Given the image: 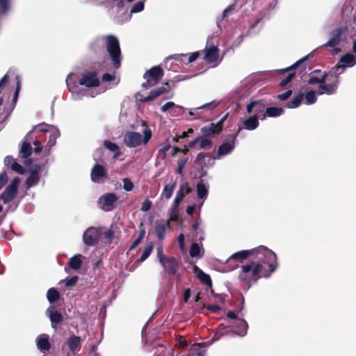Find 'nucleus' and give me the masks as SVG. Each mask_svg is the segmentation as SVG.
<instances>
[{
  "label": "nucleus",
  "mask_w": 356,
  "mask_h": 356,
  "mask_svg": "<svg viewBox=\"0 0 356 356\" xmlns=\"http://www.w3.org/2000/svg\"><path fill=\"white\" fill-rule=\"evenodd\" d=\"M171 148L170 141L167 139L161 145V147L158 150V156L162 159H164L166 156V152Z\"/></svg>",
  "instance_id": "37"
},
{
  "label": "nucleus",
  "mask_w": 356,
  "mask_h": 356,
  "mask_svg": "<svg viewBox=\"0 0 356 356\" xmlns=\"http://www.w3.org/2000/svg\"><path fill=\"white\" fill-rule=\"evenodd\" d=\"M218 106V103L215 101L211 102L209 103L204 104L199 107H197L195 108H193L191 110L188 112V114L190 115L189 118H187L188 120H191L193 119H197L200 118V116L196 113V111L200 109H209V110H213Z\"/></svg>",
  "instance_id": "22"
},
{
  "label": "nucleus",
  "mask_w": 356,
  "mask_h": 356,
  "mask_svg": "<svg viewBox=\"0 0 356 356\" xmlns=\"http://www.w3.org/2000/svg\"><path fill=\"white\" fill-rule=\"evenodd\" d=\"M259 249V247L250 250H242L233 254L228 259L227 261L232 260H242L246 259L250 255H254L256 257V251Z\"/></svg>",
  "instance_id": "23"
},
{
  "label": "nucleus",
  "mask_w": 356,
  "mask_h": 356,
  "mask_svg": "<svg viewBox=\"0 0 356 356\" xmlns=\"http://www.w3.org/2000/svg\"><path fill=\"white\" fill-rule=\"evenodd\" d=\"M340 63L341 65L335 66L332 70L336 72L337 74H341L343 72L345 68L353 67L356 63V56L350 53H348L340 58Z\"/></svg>",
  "instance_id": "14"
},
{
  "label": "nucleus",
  "mask_w": 356,
  "mask_h": 356,
  "mask_svg": "<svg viewBox=\"0 0 356 356\" xmlns=\"http://www.w3.org/2000/svg\"><path fill=\"white\" fill-rule=\"evenodd\" d=\"M164 272L170 275H176L179 267V261L174 257L166 256L159 261Z\"/></svg>",
  "instance_id": "11"
},
{
  "label": "nucleus",
  "mask_w": 356,
  "mask_h": 356,
  "mask_svg": "<svg viewBox=\"0 0 356 356\" xmlns=\"http://www.w3.org/2000/svg\"><path fill=\"white\" fill-rule=\"evenodd\" d=\"M104 147L106 149H109L111 152L115 153V158H116L120 154L119 146L114 143H112L109 140H105Z\"/></svg>",
  "instance_id": "40"
},
{
  "label": "nucleus",
  "mask_w": 356,
  "mask_h": 356,
  "mask_svg": "<svg viewBox=\"0 0 356 356\" xmlns=\"http://www.w3.org/2000/svg\"><path fill=\"white\" fill-rule=\"evenodd\" d=\"M195 269L197 270V276L198 279L203 284H205L206 285H207L209 286H211L212 282H211V280L210 277L209 276V275L206 274L202 270H201L200 269L197 268V267H195Z\"/></svg>",
  "instance_id": "36"
},
{
  "label": "nucleus",
  "mask_w": 356,
  "mask_h": 356,
  "mask_svg": "<svg viewBox=\"0 0 356 356\" xmlns=\"http://www.w3.org/2000/svg\"><path fill=\"white\" fill-rule=\"evenodd\" d=\"M201 130H202V132L205 136H210L212 134L219 133V131H218V129H217V127H216L214 123H211V124H209L208 126H205V127H202Z\"/></svg>",
  "instance_id": "42"
},
{
  "label": "nucleus",
  "mask_w": 356,
  "mask_h": 356,
  "mask_svg": "<svg viewBox=\"0 0 356 356\" xmlns=\"http://www.w3.org/2000/svg\"><path fill=\"white\" fill-rule=\"evenodd\" d=\"M78 277L76 276L66 279L65 280L66 286H72L76 283Z\"/></svg>",
  "instance_id": "57"
},
{
  "label": "nucleus",
  "mask_w": 356,
  "mask_h": 356,
  "mask_svg": "<svg viewBox=\"0 0 356 356\" xmlns=\"http://www.w3.org/2000/svg\"><path fill=\"white\" fill-rule=\"evenodd\" d=\"M67 343L70 351L76 353L81 348V339L80 337L72 335L67 339Z\"/></svg>",
  "instance_id": "24"
},
{
  "label": "nucleus",
  "mask_w": 356,
  "mask_h": 356,
  "mask_svg": "<svg viewBox=\"0 0 356 356\" xmlns=\"http://www.w3.org/2000/svg\"><path fill=\"white\" fill-rule=\"evenodd\" d=\"M323 81V76L321 78H318L316 76H311L308 80V83L311 85L318 83V86L321 84Z\"/></svg>",
  "instance_id": "54"
},
{
  "label": "nucleus",
  "mask_w": 356,
  "mask_h": 356,
  "mask_svg": "<svg viewBox=\"0 0 356 356\" xmlns=\"http://www.w3.org/2000/svg\"><path fill=\"white\" fill-rule=\"evenodd\" d=\"M339 83V75L331 70L329 73L323 76V81L318 86V93L331 95L337 92Z\"/></svg>",
  "instance_id": "6"
},
{
  "label": "nucleus",
  "mask_w": 356,
  "mask_h": 356,
  "mask_svg": "<svg viewBox=\"0 0 356 356\" xmlns=\"http://www.w3.org/2000/svg\"><path fill=\"white\" fill-rule=\"evenodd\" d=\"M198 149H209L212 146V141L207 138L206 136L197 137Z\"/></svg>",
  "instance_id": "34"
},
{
  "label": "nucleus",
  "mask_w": 356,
  "mask_h": 356,
  "mask_svg": "<svg viewBox=\"0 0 356 356\" xmlns=\"http://www.w3.org/2000/svg\"><path fill=\"white\" fill-rule=\"evenodd\" d=\"M157 258L159 261L163 259L166 257V255L163 253V246L162 245H159L156 248Z\"/></svg>",
  "instance_id": "53"
},
{
  "label": "nucleus",
  "mask_w": 356,
  "mask_h": 356,
  "mask_svg": "<svg viewBox=\"0 0 356 356\" xmlns=\"http://www.w3.org/2000/svg\"><path fill=\"white\" fill-rule=\"evenodd\" d=\"M11 168H12L13 170L18 172L19 174H23L24 173V168L20 164H19L17 162H13L12 163Z\"/></svg>",
  "instance_id": "48"
},
{
  "label": "nucleus",
  "mask_w": 356,
  "mask_h": 356,
  "mask_svg": "<svg viewBox=\"0 0 356 356\" xmlns=\"http://www.w3.org/2000/svg\"><path fill=\"white\" fill-rule=\"evenodd\" d=\"M175 106H176V105L174 102H168L161 106V110L162 112L165 113V112L168 111L170 108H173ZM177 107H179V106H177Z\"/></svg>",
  "instance_id": "51"
},
{
  "label": "nucleus",
  "mask_w": 356,
  "mask_h": 356,
  "mask_svg": "<svg viewBox=\"0 0 356 356\" xmlns=\"http://www.w3.org/2000/svg\"><path fill=\"white\" fill-rule=\"evenodd\" d=\"M227 115H225L223 116L217 123H215L214 124L217 127V129H218L219 132L222 129V124L224 121L226 120Z\"/></svg>",
  "instance_id": "59"
},
{
  "label": "nucleus",
  "mask_w": 356,
  "mask_h": 356,
  "mask_svg": "<svg viewBox=\"0 0 356 356\" xmlns=\"http://www.w3.org/2000/svg\"><path fill=\"white\" fill-rule=\"evenodd\" d=\"M115 76L113 74H108V73H106L103 75L102 76V79L103 81H113L114 79Z\"/></svg>",
  "instance_id": "60"
},
{
  "label": "nucleus",
  "mask_w": 356,
  "mask_h": 356,
  "mask_svg": "<svg viewBox=\"0 0 356 356\" xmlns=\"http://www.w3.org/2000/svg\"><path fill=\"white\" fill-rule=\"evenodd\" d=\"M39 175L37 171H33L26 179V184L29 187L36 185L39 181Z\"/></svg>",
  "instance_id": "41"
},
{
  "label": "nucleus",
  "mask_w": 356,
  "mask_h": 356,
  "mask_svg": "<svg viewBox=\"0 0 356 356\" xmlns=\"http://www.w3.org/2000/svg\"><path fill=\"white\" fill-rule=\"evenodd\" d=\"M209 186L200 182L197 184V195L199 199L202 200L200 204V209L203 205L204 200L207 197Z\"/></svg>",
  "instance_id": "26"
},
{
  "label": "nucleus",
  "mask_w": 356,
  "mask_h": 356,
  "mask_svg": "<svg viewBox=\"0 0 356 356\" xmlns=\"http://www.w3.org/2000/svg\"><path fill=\"white\" fill-rule=\"evenodd\" d=\"M49 127H47V131H43L42 133L49 132V140L47 145L44 146V149H47L49 152L50 149L56 145V140L60 136L59 130L49 124H47Z\"/></svg>",
  "instance_id": "18"
},
{
  "label": "nucleus",
  "mask_w": 356,
  "mask_h": 356,
  "mask_svg": "<svg viewBox=\"0 0 356 356\" xmlns=\"http://www.w3.org/2000/svg\"><path fill=\"white\" fill-rule=\"evenodd\" d=\"M191 296V291L189 289H185L184 292V300L187 302Z\"/></svg>",
  "instance_id": "63"
},
{
  "label": "nucleus",
  "mask_w": 356,
  "mask_h": 356,
  "mask_svg": "<svg viewBox=\"0 0 356 356\" xmlns=\"http://www.w3.org/2000/svg\"><path fill=\"white\" fill-rule=\"evenodd\" d=\"M74 76V74L70 73L66 79V84L75 100L81 98L79 86L90 88L98 86L100 83L98 74L95 71L86 72L78 82Z\"/></svg>",
  "instance_id": "3"
},
{
  "label": "nucleus",
  "mask_w": 356,
  "mask_h": 356,
  "mask_svg": "<svg viewBox=\"0 0 356 356\" xmlns=\"http://www.w3.org/2000/svg\"><path fill=\"white\" fill-rule=\"evenodd\" d=\"M191 192V188L189 186L188 184L186 182H184L180 185L179 188L176 193L175 197L178 198L180 200H182L184 197L186 195L189 194Z\"/></svg>",
  "instance_id": "30"
},
{
  "label": "nucleus",
  "mask_w": 356,
  "mask_h": 356,
  "mask_svg": "<svg viewBox=\"0 0 356 356\" xmlns=\"http://www.w3.org/2000/svg\"><path fill=\"white\" fill-rule=\"evenodd\" d=\"M153 250V244L152 243H149L145 245L144 248V250L143 251V253L140 257V261L143 262L145 260H146L148 257L151 254Z\"/></svg>",
  "instance_id": "43"
},
{
  "label": "nucleus",
  "mask_w": 356,
  "mask_h": 356,
  "mask_svg": "<svg viewBox=\"0 0 356 356\" xmlns=\"http://www.w3.org/2000/svg\"><path fill=\"white\" fill-rule=\"evenodd\" d=\"M47 124L42 123L34 127L33 129L30 131L26 136L25 141L23 143L20 151L19 155L22 158L26 159L31 154L32 147L31 146V142L33 137L35 140L33 141L34 152L39 154L42 149V142L37 138L40 137V135L43 131H47Z\"/></svg>",
  "instance_id": "4"
},
{
  "label": "nucleus",
  "mask_w": 356,
  "mask_h": 356,
  "mask_svg": "<svg viewBox=\"0 0 356 356\" xmlns=\"http://www.w3.org/2000/svg\"><path fill=\"white\" fill-rule=\"evenodd\" d=\"M36 345L40 352L44 353L48 351L51 347L49 336L47 334L39 335L36 339Z\"/></svg>",
  "instance_id": "19"
},
{
  "label": "nucleus",
  "mask_w": 356,
  "mask_h": 356,
  "mask_svg": "<svg viewBox=\"0 0 356 356\" xmlns=\"http://www.w3.org/2000/svg\"><path fill=\"white\" fill-rule=\"evenodd\" d=\"M123 188L126 191H131L134 188V184L132 181L128 178H124L123 180Z\"/></svg>",
  "instance_id": "47"
},
{
  "label": "nucleus",
  "mask_w": 356,
  "mask_h": 356,
  "mask_svg": "<svg viewBox=\"0 0 356 356\" xmlns=\"http://www.w3.org/2000/svg\"><path fill=\"white\" fill-rule=\"evenodd\" d=\"M266 109V105L262 100L252 101L246 105V113H253V115H256L261 120H265Z\"/></svg>",
  "instance_id": "10"
},
{
  "label": "nucleus",
  "mask_w": 356,
  "mask_h": 356,
  "mask_svg": "<svg viewBox=\"0 0 356 356\" xmlns=\"http://www.w3.org/2000/svg\"><path fill=\"white\" fill-rule=\"evenodd\" d=\"M101 236L100 230L95 227H88L83 234V242L86 245L93 246L96 245Z\"/></svg>",
  "instance_id": "12"
},
{
  "label": "nucleus",
  "mask_w": 356,
  "mask_h": 356,
  "mask_svg": "<svg viewBox=\"0 0 356 356\" xmlns=\"http://www.w3.org/2000/svg\"><path fill=\"white\" fill-rule=\"evenodd\" d=\"M170 220H157L155 222V232L159 240H163L165 238V233L170 229Z\"/></svg>",
  "instance_id": "17"
},
{
  "label": "nucleus",
  "mask_w": 356,
  "mask_h": 356,
  "mask_svg": "<svg viewBox=\"0 0 356 356\" xmlns=\"http://www.w3.org/2000/svg\"><path fill=\"white\" fill-rule=\"evenodd\" d=\"M106 47L107 52L111 58L113 65L119 68L122 61V54L120 43L114 35L99 36L95 38L90 43V49L94 51H98Z\"/></svg>",
  "instance_id": "2"
},
{
  "label": "nucleus",
  "mask_w": 356,
  "mask_h": 356,
  "mask_svg": "<svg viewBox=\"0 0 356 356\" xmlns=\"http://www.w3.org/2000/svg\"><path fill=\"white\" fill-rule=\"evenodd\" d=\"M234 9V6H229V7H227L224 11H223V13H222V18H225L227 15L231 12Z\"/></svg>",
  "instance_id": "61"
},
{
  "label": "nucleus",
  "mask_w": 356,
  "mask_h": 356,
  "mask_svg": "<svg viewBox=\"0 0 356 356\" xmlns=\"http://www.w3.org/2000/svg\"><path fill=\"white\" fill-rule=\"evenodd\" d=\"M165 91H166V88L161 87L160 88H158V89L151 91L149 92V94L146 97H145L143 99L140 98V95L139 94L137 95L136 98H137L138 101L141 102H145L150 101V100L155 99L156 97H159L161 94L164 93Z\"/></svg>",
  "instance_id": "27"
},
{
  "label": "nucleus",
  "mask_w": 356,
  "mask_h": 356,
  "mask_svg": "<svg viewBox=\"0 0 356 356\" xmlns=\"http://www.w3.org/2000/svg\"><path fill=\"white\" fill-rule=\"evenodd\" d=\"M284 113V109L280 107H268L265 111V119L267 117L276 118Z\"/></svg>",
  "instance_id": "29"
},
{
  "label": "nucleus",
  "mask_w": 356,
  "mask_h": 356,
  "mask_svg": "<svg viewBox=\"0 0 356 356\" xmlns=\"http://www.w3.org/2000/svg\"><path fill=\"white\" fill-rule=\"evenodd\" d=\"M259 118L256 117V115H252L243 122V127L239 128L238 131L242 129H245L249 131L256 129L259 125Z\"/></svg>",
  "instance_id": "21"
},
{
  "label": "nucleus",
  "mask_w": 356,
  "mask_h": 356,
  "mask_svg": "<svg viewBox=\"0 0 356 356\" xmlns=\"http://www.w3.org/2000/svg\"><path fill=\"white\" fill-rule=\"evenodd\" d=\"M163 76L162 68L160 66H154L144 74L143 77L146 81L142 84V86L145 88L154 86L159 82Z\"/></svg>",
  "instance_id": "7"
},
{
  "label": "nucleus",
  "mask_w": 356,
  "mask_h": 356,
  "mask_svg": "<svg viewBox=\"0 0 356 356\" xmlns=\"http://www.w3.org/2000/svg\"><path fill=\"white\" fill-rule=\"evenodd\" d=\"M60 295L58 291L54 288H51L48 290L47 298L49 302H54L59 299Z\"/></svg>",
  "instance_id": "44"
},
{
  "label": "nucleus",
  "mask_w": 356,
  "mask_h": 356,
  "mask_svg": "<svg viewBox=\"0 0 356 356\" xmlns=\"http://www.w3.org/2000/svg\"><path fill=\"white\" fill-rule=\"evenodd\" d=\"M308 58V56H306L305 57H303L302 58H301L300 60H298L297 62H296L293 65H291L289 68H286V69H284V70H282V71H284V72H286V71H289L291 69H294L296 68L298 65H299L301 63H302L303 61L306 60Z\"/></svg>",
  "instance_id": "56"
},
{
  "label": "nucleus",
  "mask_w": 356,
  "mask_h": 356,
  "mask_svg": "<svg viewBox=\"0 0 356 356\" xmlns=\"http://www.w3.org/2000/svg\"><path fill=\"white\" fill-rule=\"evenodd\" d=\"M248 327L247 322L245 320L241 319L238 323V330L235 333L240 337H243L247 333Z\"/></svg>",
  "instance_id": "39"
},
{
  "label": "nucleus",
  "mask_w": 356,
  "mask_h": 356,
  "mask_svg": "<svg viewBox=\"0 0 356 356\" xmlns=\"http://www.w3.org/2000/svg\"><path fill=\"white\" fill-rule=\"evenodd\" d=\"M176 186V181H174L171 184H165L161 193L162 197H165L166 200H169L172 197Z\"/></svg>",
  "instance_id": "31"
},
{
  "label": "nucleus",
  "mask_w": 356,
  "mask_h": 356,
  "mask_svg": "<svg viewBox=\"0 0 356 356\" xmlns=\"http://www.w3.org/2000/svg\"><path fill=\"white\" fill-rule=\"evenodd\" d=\"M152 136V132L149 127L145 126L143 130V134L136 131H127L124 135V145L129 148H136L142 145H146Z\"/></svg>",
  "instance_id": "5"
},
{
  "label": "nucleus",
  "mask_w": 356,
  "mask_h": 356,
  "mask_svg": "<svg viewBox=\"0 0 356 356\" xmlns=\"http://www.w3.org/2000/svg\"><path fill=\"white\" fill-rule=\"evenodd\" d=\"M184 240H185L184 234H180L178 236L177 241H178L179 248L181 251H184V250H185Z\"/></svg>",
  "instance_id": "49"
},
{
  "label": "nucleus",
  "mask_w": 356,
  "mask_h": 356,
  "mask_svg": "<svg viewBox=\"0 0 356 356\" xmlns=\"http://www.w3.org/2000/svg\"><path fill=\"white\" fill-rule=\"evenodd\" d=\"M97 345H92L91 346L90 348V352L91 354L93 355V356H99V353L97 352Z\"/></svg>",
  "instance_id": "64"
},
{
  "label": "nucleus",
  "mask_w": 356,
  "mask_h": 356,
  "mask_svg": "<svg viewBox=\"0 0 356 356\" xmlns=\"http://www.w3.org/2000/svg\"><path fill=\"white\" fill-rule=\"evenodd\" d=\"M218 49L212 45L204 50V58L210 63L215 62L218 58Z\"/></svg>",
  "instance_id": "25"
},
{
  "label": "nucleus",
  "mask_w": 356,
  "mask_h": 356,
  "mask_svg": "<svg viewBox=\"0 0 356 356\" xmlns=\"http://www.w3.org/2000/svg\"><path fill=\"white\" fill-rule=\"evenodd\" d=\"M19 182L20 179L18 177H15L10 184L6 188L4 191L0 195V200L3 204L10 202L16 197Z\"/></svg>",
  "instance_id": "9"
},
{
  "label": "nucleus",
  "mask_w": 356,
  "mask_h": 356,
  "mask_svg": "<svg viewBox=\"0 0 356 356\" xmlns=\"http://www.w3.org/2000/svg\"><path fill=\"white\" fill-rule=\"evenodd\" d=\"M181 200H179L178 198L175 197L172 206V208L170 209V220H177L178 218V209L180 205Z\"/></svg>",
  "instance_id": "35"
},
{
  "label": "nucleus",
  "mask_w": 356,
  "mask_h": 356,
  "mask_svg": "<svg viewBox=\"0 0 356 356\" xmlns=\"http://www.w3.org/2000/svg\"><path fill=\"white\" fill-rule=\"evenodd\" d=\"M91 180L95 183H101L107 179L106 170L99 164H95L91 170Z\"/></svg>",
  "instance_id": "15"
},
{
  "label": "nucleus",
  "mask_w": 356,
  "mask_h": 356,
  "mask_svg": "<svg viewBox=\"0 0 356 356\" xmlns=\"http://www.w3.org/2000/svg\"><path fill=\"white\" fill-rule=\"evenodd\" d=\"M47 313L50 318L51 326L54 329H56V325L63 321V316L60 312L55 310L53 307H49Z\"/></svg>",
  "instance_id": "20"
},
{
  "label": "nucleus",
  "mask_w": 356,
  "mask_h": 356,
  "mask_svg": "<svg viewBox=\"0 0 356 356\" xmlns=\"http://www.w3.org/2000/svg\"><path fill=\"white\" fill-rule=\"evenodd\" d=\"M346 38V30L343 28H339L332 31L330 33V40L325 43L324 47H333L332 53L338 54L341 49L337 46L342 44L343 39Z\"/></svg>",
  "instance_id": "8"
},
{
  "label": "nucleus",
  "mask_w": 356,
  "mask_h": 356,
  "mask_svg": "<svg viewBox=\"0 0 356 356\" xmlns=\"http://www.w3.org/2000/svg\"><path fill=\"white\" fill-rule=\"evenodd\" d=\"M303 99L305 104L307 105L313 104L316 101V93L313 90H306Z\"/></svg>",
  "instance_id": "33"
},
{
  "label": "nucleus",
  "mask_w": 356,
  "mask_h": 356,
  "mask_svg": "<svg viewBox=\"0 0 356 356\" xmlns=\"http://www.w3.org/2000/svg\"><path fill=\"white\" fill-rule=\"evenodd\" d=\"M189 254L191 257H202L204 254V250L202 245L197 243H192L189 250Z\"/></svg>",
  "instance_id": "28"
},
{
  "label": "nucleus",
  "mask_w": 356,
  "mask_h": 356,
  "mask_svg": "<svg viewBox=\"0 0 356 356\" xmlns=\"http://www.w3.org/2000/svg\"><path fill=\"white\" fill-rule=\"evenodd\" d=\"M234 147L235 143L234 140L222 143L218 147L216 156L213 158H209V160L212 161L213 164L215 159H220L222 156L230 154L234 149Z\"/></svg>",
  "instance_id": "16"
},
{
  "label": "nucleus",
  "mask_w": 356,
  "mask_h": 356,
  "mask_svg": "<svg viewBox=\"0 0 356 356\" xmlns=\"http://www.w3.org/2000/svg\"><path fill=\"white\" fill-rule=\"evenodd\" d=\"M82 256L81 254H76L68 261V266L74 269V270H78L81 268V266L82 264V260H81Z\"/></svg>",
  "instance_id": "32"
},
{
  "label": "nucleus",
  "mask_w": 356,
  "mask_h": 356,
  "mask_svg": "<svg viewBox=\"0 0 356 356\" xmlns=\"http://www.w3.org/2000/svg\"><path fill=\"white\" fill-rule=\"evenodd\" d=\"M152 205V202L149 200L147 199L143 202L142 207L140 208V210L143 211H145V212L147 211L148 210H149Z\"/></svg>",
  "instance_id": "52"
},
{
  "label": "nucleus",
  "mask_w": 356,
  "mask_h": 356,
  "mask_svg": "<svg viewBox=\"0 0 356 356\" xmlns=\"http://www.w3.org/2000/svg\"><path fill=\"white\" fill-rule=\"evenodd\" d=\"M304 94L300 93L294 98H293L290 102L287 103V107L289 108H295L298 107L300 105L301 102L303 100Z\"/></svg>",
  "instance_id": "38"
},
{
  "label": "nucleus",
  "mask_w": 356,
  "mask_h": 356,
  "mask_svg": "<svg viewBox=\"0 0 356 356\" xmlns=\"http://www.w3.org/2000/svg\"><path fill=\"white\" fill-rule=\"evenodd\" d=\"M276 254L265 246H259L256 251V257L241 266L238 274L240 281L248 284L255 282L261 277H267L277 268Z\"/></svg>",
  "instance_id": "1"
},
{
  "label": "nucleus",
  "mask_w": 356,
  "mask_h": 356,
  "mask_svg": "<svg viewBox=\"0 0 356 356\" xmlns=\"http://www.w3.org/2000/svg\"><path fill=\"white\" fill-rule=\"evenodd\" d=\"M143 9L144 1H138L132 6L131 13H137L142 11Z\"/></svg>",
  "instance_id": "46"
},
{
  "label": "nucleus",
  "mask_w": 356,
  "mask_h": 356,
  "mask_svg": "<svg viewBox=\"0 0 356 356\" xmlns=\"http://www.w3.org/2000/svg\"><path fill=\"white\" fill-rule=\"evenodd\" d=\"M207 308L213 312H217L220 309V307L217 305H209Z\"/></svg>",
  "instance_id": "62"
},
{
  "label": "nucleus",
  "mask_w": 356,
  "mask_h": 356,
  "mask_svg": "<svg viewBox=\"0 0 356 356\" xmlns=\"http://www.w3.org/2000/svg\"><path fill=\"white\" fill-rule=\"evenodd\" d=\"M292 94V90H289L282 94H280L277 95V99L281 100V101H284L286 99H287Z\"/></svg>",
  "instance_id": "50"
},
{
  "label": "nucleus",
  "mask_w": 356,
  "mask_h": 356,
  "mask_svg": "<svg viewBox=\"0 0 356 356\" xmlns=\"http://www.w3.org/2000/svg\"><path fill=\"white\" fill-rule=\"evenodd\" d=\"M118 197L113 193H108L99 198V204L102 209L106 211H112L115 207Z\"/></svg>",
  "instance_id": "13"
},
{
  "label": "nucleus",
  "mask_w": 356,
  "mask_h": 356,
  "mask_svg": "<svg viewBox=\"0 0 356 356\" xmlns=\"http://www.w3.org/2000/svg\"><path fill=\"white\" fill-rule=\"evenodd\" d=\"M8 181V177L6 173L0 174V190L6 184Z\"/></svg>",
  "instance_id": "58"
},
{
  "label": "nucleus",
  "mask_w": 356,
  "mask_h": 356,
  "mask_svg": "<svg viewBox=\"0 0 356 356\" xmlns=\"http://www.w3.org/2000/svg\"><path fill=\"white\" fill-rule=\"evenodd\" d=\"M10 0H0V13L5 15L9 10Z\"/></svg>",
  "instance_id": "45"
},
{
  "label": "nucleus",
  "mask_w": 356,
  "mask_h": 356,
  "mask_svg": "<svg viewBox=\"0 0 356 356\" xmlns=\"http://www.w3.org/2000/svg\"><path fill=\"white\" fill-rule=\"evenodd\" d=\"M293 76L294 73H289L286 77L282 80V81L280 83V86H285L286 85H287L291 81Z\"/></svg>",
  "instance_id": "55"
}]
</instances>
